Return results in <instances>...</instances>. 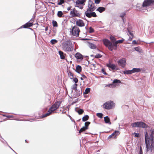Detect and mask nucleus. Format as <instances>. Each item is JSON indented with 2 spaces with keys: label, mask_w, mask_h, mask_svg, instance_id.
I'll list each match as a JSON object with an SVG mask.
<instances>
[{
  "label": "nucleus",
  "mask_w": 154,
  "mask_h": 154,
  "mask_svg": "<svg viewBox=\"0 0 154 154\" xmlns=\"http://www.w3.org/2000/svg\"><path fill=\"white\" fill-rule=\"evenodd\" d=\"M154 130L152 128H151L150 131H146L145 132V139L147 151L150 150L152 152L154 149Z\"/></svg>",
  "instance_id": "f257e3e1"
},
{
  "label": "nucleus",
  "mask_w": 154,
  "mask_h": 154,
  "mask_svg": "<svg viewBox=\"0 0 154 154\" xmlns=\"http://www.w3.org/2000/svg\"><path fill=\"white\" fill-rule=\"evenodd\" d=\"M124 39L118 40L114 42H112L107 39H105L103 40V42L104 45L107 47L109 49L112 51L113 50H116L117 49L118 44L122 43L124 42Z\"/></svg>",
  "instance_id": "f03ea898"
},
{
  "label": "nucleus",
  "mask_w": 154,
  "mask_h": 154,
  "mask_svg": "<svg viewBox=\"0 0 154 154\" xmlns=\"http://www.w3.org/2000/svg\"><path fill=\"white\" fill-rule=\"evenodd\" d=\"M61 103V102L60 101L56 102L49 109L48 111V112L43 115L41 118H43L51 115L52 112L55 111L59 108Z\"/></svg>",
  "instance_id": "7ed1b4c3"
},
{
  "label": "nucleus",
  "mask_w": 154,
  "mask_h": 154,
  "mask_svg": "<svg viewBox=\"0 0 154 154\" xmlns=\"http://www.w3.org/2000/svg\"><path fill=\"white\" fill-rule=\"evenodd\" d=\"M62 48L65 51H72L73 50L72 44L70 40H68L62 44Z\"/></svg>",
  "instance_id": "20e7f679"
},
{
  "label": "nucleus",
  "mask_w": 154,
  "mask_h": 154,
  "mask_svg": "<svg viewBox=\"0 0 154 154\" xmlns=\"http://www.w3.org/2000/svg\"><path fill=\"white\" fill-rule=\"evenodd\" d=\"M69 14L71 18L75 17L80 18L81 17V14L78 11H77L75 8L71 9Z\"/></svg>",
  "instance_id": "39448f33"
},
{
  "label": "nucleus",
  "mask_w": 154,
  "mask_h": 154,
  "mask_svg": "<svg viewBox=\"0 0 154 154\" xmlns=\"http://www.w3.org/2000/svg\"><path fill=\"white\" fill-rule=\"evenodd\" d=\"M114 104L113 102L109 101L105 103L103 106V107L106 109H112L114 106Z\"/></svg>",
  "instance_id": "423d86ee"
},
{
  "label": "nucleus",
  "mask_w": 154,
  "mask_h": 154,
  "mask_svg": "<svg viewBox=\"0 0 154 154\" xmlns=\"http://www.w3.org/2000/svg\"><path fill=\"white\" fill-rule=\"evenodd\" d=\"M86 0H76L75 2V7L82 9L83 8V6L85 5Z\"/></svg>",
  "instance_id": "0eeeda50"
},
{
  "label": "nucleus",
  "mask_w": 154,
  "mask_h": 154,
  "mask_svg": "<svg viewBox=\"0 0 154 154\" xmlns=\"http://www.w3.org/2000/svg\"><path fill=\"white\" fill-rule=\"evenodd\" d=\"M80 30L76 26H74L72 28V34L74 36L78 37L79 36Z\"/></svg>",
  "instance_id": "6e6552de"
},
{
  "label": "nucleus",
  "mask_w": 154,
  "mask_h": 154,
  "mask_svg": "<svg viewBox=\"0 0 154 154\" xmlns=\"http://www.w3.org/2000/svg\"><path fill=\"white\" fill-rule=\"evenodd\" d=\"M88 8L87 11H94L96 8L94 3L91 0H89L88 1Z\"/></svg>",
  "instance_id": "1a4fd4ad"
},
{
  "label": "nucleus",
  "mask_w": 154,
  "mask_h": 154,
  "mask_svg": "<svg viewBox=\"0 0 154 154\" xmlns=\"http://www.w3.org/2000/svg\"><path fill=\"white\" fill-rule=\"evenodd\" d=\"M93 11H86L85 12V14L86 17L88 18H91V17H97L96 13L95 12H92Z\"/></svg>",
  "instance_id": "9d476101"
},
{
  "label": "nucleus",
  "mask_w": 154,
  "mask_h": 154,
  "mask_svg": "<svg viewBox=\"0 0 154 154\" xmlns=\"http://www.w3.org/2000/svg\"><path fill=\"white\" fill-rule=\"evenodd\" d=\"M32 21V20H31L29 22L25 23L24 25L21 26L19 28V29H20L23 28H27L32 26L33 25V22Z\"/></svg>",
  "instance_id": "9b49d317"
},
{
  "label": "nucleus",
  "mask_w": 154,
  "mask_h": 154,
  "mask_svg": "<svg viewBox=\"0 0 154 154\" xmlns=\"http://www.w3.org/2000/svg\"><path fill=\"white\" fill-rule=\"evenodd\" d=\"M154 2L153 0H145L142 5L143 7L148 6Z\"/></svg>",
  "instance_id": "f8f14e48"
},
{
  "label": "nucleus",
  "mask_w": 154,
  "mask_h": 154,
  "mask_svg": "<svg viewBox=\"0 0 154 154\" xmlns=\"http://www.w3.org/2000/svg\"><path fill=\"white\" fill-rule=\"evenodd\" d=\"M126 63V60L125 58H122L118 61V65L122 67H124L125 66Z\"/></svg>",
  "instance_id": "ddd939ff"
},
{
  "label": "nucleus",
  "mask_w": 154,
  "mask_h": 154,
  "mask_svg": "<svg viewBox=\"0 0 154 154\" xmlns=\"http://www.w3.org/2000/svg\"><path fill=\"white\" fill-rule=\"evenodd\" d=\"M76 26L82 27L85 26V23L84 21L82 19L77 20L76 21Z\"/></svg>",
  "instance_id": "4468645a"
},
{
  "label": "nucleus",
  "mask_w": 154,
  "mask_h": 154,
  "mask_svg": "<svg viewBox=\"0 0 154 154\" xmlns=\"http://www.w3.org/2000/svg\"><path fill=\"white\" fill-rule=\"evenodd\" d=\"M138 127L146 128L148 127V125L142 122H138Z\"/></svg>",
  "instance_id": "2eb2a0df"
},
{
  "label": "nucleus",
  "mask_w": 154,
  "mask_h": 154,
  "mask_svg": "<svg viewBox=\"0 0 154 154\" xmlns=\"http://www.w3.org/2000/svg\"><path fill=\"white\" fill-rule=\"evenodd\" d=\"M106 66L109 68H111L112 70L116 69V66L114 64H107Z\"/></svg>",
  "instance_id": "dca6fc26"
},
{
  "label": "nucleus",
  "mask_w": 154,
  "mask_h": 154,
  "mask_svg": "<svg viewBox=\"0 0 154 154\" xmlns=\"http://www.w3.org/2000/svg\"><path fill=\"white\" fill-rule=\"evenodd\" d=\"M82 70V68L80 65H77L76 67L75 71L78 73H80L81 71Z\"/></svg>",
  "instance_id": "f3484780"
},
{
  "label": "nucleus",
  "mask_w": 154,
  "mask_h": 154,
  "mask_svg": "<svg viewBox=\"0 0 154 154\" xmlns=\"http://www.w3.org/2000/svg\"><path fill=\"white\" fill-rule=\"evenodd\" d=\"M105 9V8L103 7H100L97 9L96 11L101 13L104 11Z\"/></svg>",
  "instance_id": "a211bd4d"
},
{
  "label": "nucleus",
  "mask_w": 154,
  "mask_h": 154,
  "mask_svg": "<svg viewBox=\"0 0 154 154\" xmlns=\"http://www.w3.org/2000/svg\"><path fill=\"white\" fill-rule=\"evenodd\" d=\"M120 134L119 131H116L112 133L111 135L112 136L113 138H115L116 136L119 135Z\"/></svg>",
  "instance_id": "6ab92c4d"
},
{
  "label": "nucleus",
  "mask_w": 154,
  "mask_h": 154,
  "mask_svg": "<svg viewBox=\"0 0 154 154\" xmlns=\"http://www.w3.org/2000/svg\"><path fill=\"white\" fill-rule=\"evenodd\" d=\"M75 57L77 59H82L83 56L82 55L79 53H77L75 55Z\"/></svg>",
  "instance_id": "aec40b11"
},
{
  "label": "nucleus",
  "mask_w": 154,
  "mask_h": 154,
  "mask_svg": "<svg viewBox=\"0 0 154 154\" xmlns=\"http://www.w3.org/2000/svg\"><path fill=\"white\" fill-rule=\"evenodd\" d=\"M57 16L59 17H64L63 14L61 11H58L57 13Z\"/></svg>",
  "instance_id": "412c9836"
},
{
  "label": "nucleus",
  "mask_w": 154,
  "mask_h": 154,
  "mask_svg": "<svg viewBox=\"0 0 154 154\" xmlns=\"http://www.w3.org/2000/svg\"><path fill=\"white\" fill-rule=\"evenodd\" d=\"M59 53L60 55V58L62 59H64L65 58V57L63 53L61 51H59Z\"/></svg>",
  "instance_id": "4be33fe9"
},
{
  "label": "nucleus",
  "mask_w": 154,
  "mask_h": 154,
  "mask_svg": "<svg viewBox=\"0 0 154 154\" xmlns=\"http://www.w3.org/2000/svg\"><path fill=\"white\" fill-rule=\"evenodd\" d=\"M131 71L133 73L136 72H139L140 71V69L139 68H134L131 70Z\"/></svg>",
  "instance_id": "5701e85b"
},
{
  "label": "nucleus",
  "mask_w": 154,
  "mask_h": 154,
  "mask_svg": "<svg viewBox=\"0 0 154 154\" xmlns=\"http://www.w3.org/2000/svg\"><path fill=\"white\" fill-rule=\"evenodd\" d=\"M104 120L105 122L106 123H108L109 122L111 123L110 122V119L109 118L108 116H106L104 117Z\"/></svg>",
  "instance_id": "b1692460"
},
{
  "label": "nucleus",
  "mask_w": 154,
  "mask_h": 154,
  "mask_svg": "<svg viewBox=\"0 0 154 154\" xmlns=\"http://www.w3.org/2000/svg\"><path fill=\"white\" fill-rule=\"evenodd\" d=\"M89 116L88 115H86L82 118V120L85 122L88 119Z\"/></svg>",
  "instance_id": "393cba45"
},
{
  "label": "nucleus",
  "mask_w": 154,
  "mask_h": 154,
  "mask_svg": "<svg viewBox=\"0 0 154 154\" xmlns=\"http://www.w3.org/2000/svg\"><path fill=\"white\" fill-rule=\"evenodd\" d=\"M88 129V128H86L85 127H83L82 128H81L80 130L79 131V133H81V132L85 131L86 130Z\"/></svg>",
  "instance_id": "a878e982"
},
{
  "label": "nucleus",
  "mask_w": 154,
  "mask_h": 154,
  "mask_svg": "<svg viewBox=\"0 0 154 154\" xmlns=\"http://www.w3.org/2000/svg\"><path fill=\"white\" fill-rule=\"evenodd\" d=\"M131 70H125L123 72V73L125 74H130L132 73Z\"/></svg>",
  "instance_id": "bb28decb"
},
{
  "label": "nucleus",
  "mask_w": 154,
  "mask_h": 154,
  "mask_svg": "<svg viewBox=\"0 0 154 154\" xmlns=\"http://www.w3.org/2000/svg\"><path fill=\"white\" fill-rule=\"evenodd\" d=\"M90 47L92 49H95L96 48L95 45L93 43H90L89 44Z\"/></svg>",
  "instance_id": "cd10ccee"
},
{
  "label": "nucleus",
  "mask_w": 154,
  "mask_h": 154,
  "mask_svg": "<svg viewBox=\"0 0 154 154\" xmlns=\"http://www.w3.org/2000/svg\"><path fill=\"white\" fill-rule=\"evenodd\" d=\"M68 75L70 78L71 79H72L73 78V74L70 72H69L68 73Z\"/></svg>",
  "instance_id": "c85d7f7f"
},
{
  "label": "nucleus",
  "mask_w": 154,
  "mask_h": 154,
  "mask_svg": "<svg viewBox=\"0 0 154 154\" xmlns=\"http://www.w3.org/2000/svg\"><path fill=\"white\" fill-rule=\"evenodd\" d=\"M90 88H87L85 89V92H84V94H87L90 92Z\"/></svg>",
  "instance_id": "c756f323"
},
{
  "label": "nucleus",
  "mask_w": 154,
  "mask_h": 154,
  "mask_svg": "<svg viewBox=\"0 0 154 154\" xmlns=\"http://www.w3.org/2000/svg\"><path fill=\"white\" fill-rule=\"evenodd\" d=\"M52 24L54 27H57L58 26V24L57 22L54 20L52 21Z\"/></svg>",
  "instance_id": "7c9ffc66"
},
{
  "label": "nucleus",
  "mask_w": 154,
  "mask_h": 154,
  "mask_svg": "<svg viewBox=\"0 0 154 154\" xmlns=\"http://www.w3.org/2000/svg\"><path fill=\"white\" fill-rule=\"evenodd\" d=\"M138 122L132 123L131 125L133 127H138Z\"/></svg>",
  "instance_id": "2f4dec72"
},
{
  "label": "nucleus",
  "mask_w": 154,
  "mask_h": 154,
  "mask_svg": "<svg viewBox=\"0 0 154 154\" xmlns=\"http://www.w3.org/2000/svg\"><path fill=\"white\" fill-rule=\"evenodd\" d=\"M77 85H78L76 83L74 84L73 85H72V89L73 90H75V91L77 90Z\"/></svg>",
  "instance_id": "473e14b6"
},
{
  "label": "nucleus",
  "mask_w": 154,
  "mask_h": 154,
  "mask_svg": "<svg viewBox=\"0 0 154 154\" xmlns=\"http://www.w3.org/2000/svg\"><path fill=\"white\" fill-rule=\"evenodd\" d=\"M121 82V81L117 79H114L112 82L113 84H115V83H120Z\"/></svg>",
  "instance_id": "72a5a7b5"
},
{
  "label": "nucleus",
  "mask_w": 154,
  "mask_h": 154,
  "mask_svg": "<svg viewBox=\"0 0 154 154\" xmlns=\"http://www.w3.org/2000/svg\"><path fill=\"white\" fill-rule=\"evenodd\" d=\"M84 110L82 109H79L77 111V112L78 113L79 115L82 114L84 112Z\"/></svg>",
  "instance_id": "f704fd0d"
},
{
  "label": "nucleus",
  "mask_w": 154,
  "mask_h": 154,
  "mask_svg": "<svg viewBox=\"0 0 154 154\" xmlns=\"http://www.w3.org/2000/svg\"><path fill=\"white\" fill-rule=\"evenodd\" d=\"M65 1L64 0H60V1L58 2L57 4L58 5H61L64 3Z\"/></svg>",
  "instance_id": "c9c22d12"
},
{
  "label": "nucleus",
  "mask_w": 154,
  "mask_h": 154,
  "mask_svg": "<svg viewBox=\"0 0 154 154\" xmlns=\"http://www.w3.org/2000/svg\"><path fill=\"white\" fill-rule=\"evenodd\" d=\"M57 42V41L56 39H52L51 41V42L52 45L55 44Z\"/></svg>",
  "instance_id": "e433bc0d"
},
{
  "label": "nucleus",
  "mask_w": 154,
  "mask_h": 154,
  "mask_svg": "<svg viewBox=\"0 0 154 154\" xmlns=\"http://www.w3.org/2000/svg\"><path fill=\"white\" fill-rule=\"evenodd\" d=\"M96 115L98 117L102 118L103 117V114L101 113H97Z\"/></svg>",
  "instance_id": "4c0bfd02"
},
{
  "label": "nucleus",
  "mask_w": 154,
  "mask_h": 154,
  "mask_svg": "<svg viewBox=\"0 0 154 154\" xmlns=\"http://www.w3.org/2000/svg\"><path fill=\"white\" fill-rule=\"evenodd\" d=\"M135 50L137 51L140 52L141 51V49L139 47H136L134 48Z\"/></svg>",
  "instance_id": "58836bf2"
},
{
  "label": "nucleus",
  "mask_w": 154,
  "mask_h": 154,
  "mask_svg": "<svg viewBox=\"0 0 154 154\" xmlns=\"http://www.w3.org/2000/svg\"><path fill=\"white\" fill-rule=\"evenodd\" d=\"M126 13H121L120 15V17L122 18L123 20H124V17Z\"/></svg>",
  "instance_id": "ea45409f"
},
{
  "label": "nucleus",
  "mask_w": 154,
  "mask_h": 154,
  "mask_svg": "<svg viewBox=\"0 0 154 154\" xmlns=\"http://www.w3.org/2000/svg\"><path fill=\"white\" fill-rule=\"evenodd\" d=\"M90 124V122H86L85 123V127L86 128H88V127L89 125Z\"/></svg>",
  "instance_id": "a19ab883"
},
{
  "label": "nucleus",
  "mask_w": 154,
  "mask_h": 154,
  "mask_svg": "<svg viewBox=\"0 0 154 154\" xmlns=\"http://www.w3.org/2000/svg\"><path fill=\"white\" fill-rule=\"evenodd\" d=\"M102 57V55L100 54H97L95 56V58H101Z\"/></svg>",
  "instance_id": "79ce46f5"
},
{
  "label": "nucleus",
  "mask_w": 154,
  "mask_h": 154,
  "mask_svg": "<svg viewBox=\"0 0 154 154\" xmlns=\"http://www.w3.org/2000/svg\"><path fill=\"white\" fill-rule=\"evenodd\" d=\"M94 32V29L92 28L91 27H90L89 28V32L90 33H92L93 32Z\"/></svg>",
  "instance_id": "37998d69"
},
{
  "label": "nucleus",
  "mask_w": 154,
  "mask_h": 154,
  "mask_svg": "<svg viewBox=\"0 0 154 154\" xmlns=\"http://www.w3.org/2000/svg\"><path fill=\"white\" fill-rule=\"evenodd\" d=\"M110 39L112 41H114L116 40L115 38L112 36H111L110 37Z\"/></svg>",
  "instance_id": "c03bdc74"
},
{
  "label": "nucleus",
  "mask_w": 154,
  "mask_h": 154,
  "mask_svg": "<svg viewBox=\"0 0 154 154\" xmlns=\"http://www.w3.org/2000/svg\"><path fill=\"white\" fill-rule=\"evenodd\" d=\"M133 134L134 135V137H140L139 134L138 133L134 132Z\"/></svg>",
  "instance_id": "a18cd8bd"
},
{
  "label": "nucleus",
  "mask_w": 154,
  "mask_h": 154,
  "mask_svg": "<svg viewBox=\"0 0 154 154\" xmlns=\"http://www.w3.org/2000/svg\"><path fill=\"white\" fill-rule=\"evenodd\" d=\"M73 81L75 83H76L78 82V80L77 78H73Z\"/></svg>",
  "instance_id": "49530a36"
},
{
  "label": "nucleus",
  "mask_w": 154,
  "mask_h": 154,
  "mask_svg": "<svg viewBox=\"0 0 154 154\" xmlns=\"http://www.w3.org/2000/svg\"><path fill=\"white\" fill-rule=\"evenodd\" d=\"M100 1L101 0H94L95 3L97 4L99 3Z\"/></svg>",
  "instance_id": "de8ad7c7"
},
{
  "label": "nucleus",
  "mask_w": 154,
  "mask_h": 154,
  "mask_svg": "<svg viewBox=\"0 0 154 154\" xmlns=\"http://www.w3.org/2000/svg\"><path fill=\"white\" fill-rule=\"evenodd\" d=\"M134 36H131V37H129V40L130 41H131L132 40V38H133Z\"/></svg>",
  "instance_id": "09e8293b"
},
{
  "label": "nucleus",
  "mask_w": 154,
  "mask_h": 154,
  "mask_svg": "<svg viewBox=\"0 0 154 154\" xmlns=\"http://www.w3.org/2000/svg\"><path fill=\"white\" fill-rule=\"evenodd\" d=\"M72 8V6H70L69 7H68L67 8V10L68 11H69L71 10V8Z\"/></svg>",
  "instance_id": "8fccbe9b"
},
{
  "label": "nucleus",
  "mask_w": 154,
  "mask_h": 154,
  "mask_svg": "<svg viewBox=\"0 0 154 154\" xmlns=\"http://www.w3.org/2000/svg\"><path fill=\"white\" fill-rule=\"evenodd\" d=\"M132 43L133 44H137V42L135 40H134L132 42Z\"/></svg>",
  "instance_id": "3c124183"
},
{
  "label": "nucleus",
  "mask_w": 154,
  "mask_h": 154,
  "mask_svg": "<svg viewBox=\"0 0 154 154\" xmlns=\"http://www.w3.org/2000/svg\"><path fill=\"white\" fill-rule=\"evenodd\" d=\"M128 32L130 35H131V36H134V35L131 32L128 31Z\"/></svg>",
  "instance_id": "603ef678"
},
{
  "label": "nucleus",
  "mask_w": 154,
  "mask_h": 154,
  "mask_svg": "<svg viewBox=\"0 0 154 154\" xmlns=\"http://www.w3.org/2000/svg\"><path fill=\"white\" fill-rule=\"evenodd\" d=\"M82 77L83 79L86 78V76L84 75H82Z\"/></svg>",
  "instance_id": "864d4df0"
},
{
  "label": "nucleus",
  "mask_w": 154,
  "mask_h": 154,
  "mask_svg": "<svg viewBox=\"0 0 154 154\" xmlns=\"http://www.w3.org/2000/svg\"><path fill=\"white\" fill-rule=\"evenodd\" d=\"M112 138H113V137L111 135H110L108 137V139H110Z\"/></svg>",
  "instance_id": "5fc2aeb1"
},
{
  "label": "nucleus",
  "mask_w": 154,
  "mask_h": 154,
  "mask_svg": "<svg viewBox=\"0 0 154 154\" xmlns=\"http://www.w3.org/2000/svg\"><path fill=\"white\" fill-rule=\"evenodd\" d=\"M139 154H143V151H140Z\"/></svg>",
  "instance_id": "6e6d98bb"
},
{
  "label": "nucleus",
  "mask_w": 154,
  "mask_h": 154,
  "mask_svg": "<svg viewBox=\"0 0 154 154\" xmlns=\"http://www.w3.org/2000/svg\"><path fill=\"white\" fill-rule=\"evenodd\" d=\"M13 116H8V118H13Z\"/></svg>",
  "instance_id": "4d7b16f0"
},
{
  "label": "nucleus",
  "mask_w": 154,
  "mask_h": 154,
  "mask_svg": "<svg viewBox=\"0 0 154 154\" xmlns=\"http://www.w3.org/2000/svg\"><path fill=\"white\" fill-rule=\"evenodd\" d=\"M48 30V27H46L45 28V31H47Z\"/></svg>",
  "instance_id": "13d9d810"
},
{
  "label": "nucleus",
  "mask_w": 154,
  "mask_h": 154,
  "mask_svg": "<svg viewBox=\"0 0 154 154\" xmlns=\"http://www.w3.org/2000/svg\"><path fill=\"white\" fill-rule=\"evenodd\" d=\"M101 71L103 73L105 71V70L103 69H102L101 70Z\"/></svg>",
  "instance_id": "bf43d9fd"
},
{
  "label": "nucleus",
  "mask_w": 154,
  "mask_h": 154,
  "mask_svg": "<svg viewBox=\"0 0 154 154\" xmlns=\"http://www.w3.org/2000/svg\"><path fill=\"white\" fill-rule=\"evenodd\" d=\"M112 85V84L108 85H107L106 86L110 87L111 85Z\"/></svg>",
  "instance_id": "052dcab7"
},
{
  "label": "nucleus",
  "mask_w": 154,
  "mask_h": 154,
  "mask_svg": "<svg viewBox=\"0 0 154 154\" xmlns=\"http://www.w3.org/2000/svg\"><path fill=\"white\" fill-rule=\"evenodd\" d=\"M142 151V148L141 146H140V151Z\"/></svg>",
  "instance_id": "680f3d73"
},
{
  "label": "nucleus",
  "mask_w": 154,
  "mask_h": 154,
  "mask_svg": "<svg viewBox=\"0 0 154 154\" xmlns=\"http://www.w3.org/2000/svg\"><path fill=\"white\" fill-rule=\"evenodd\" d=\"M103 73L104 74H106V73L105 71L103 72Z\"/></svg>",
  "instance_id": "e2e57ef3"
},
{
  "label": "nucleus",
  "mask_w": 154,
  "mask_h": 154,
  "mask_svg": "<svg viewBox=\"0 0 154 154\" xmlns=\"http://www.w3.org/2000/svg\"><path fill=\"white\" fill-rule=\"evenodd\" d=\"M83 79H83L82 77H81V78H80V79H81V80H83Z\"/></svg>",
  "instance_id": "0e129e2a"
}]
</instances>
